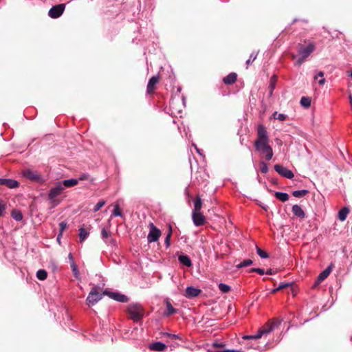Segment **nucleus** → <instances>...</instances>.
<instances>
[{"label": "nucleus", "mask_w": 352, "mask_h": 352, "mask_svg": "<svg viewBox=\"0 0 352 352\" xmlns=\"http://www.w3.org/2000/svg\"><path fill=\"white\" fill-rule=\"evenodd\" d=\"M254 146L261 158L266 161H270L272 159L274 155L273 149L270 145L267 131L263 124L258 125L257 138L255 140Z\"/></svg>", "instance_id": "1"}, {"label": "nucleus", "mask_w": 352, "mask_h": 352, "mask_svg": "<svg viewBox=\"0 0 352 352\" xmlns=\"http://www.w3.org/2000/svg\"><path fill=\"white\" fill-rule=\"evenodd\" d=\"M281 323V320L274 318L268 321L262 328H261L257 333L254 336H243V345L247 346L248 349L252 348L260 350V346L256 344L258 339L262 336L267 335L277 328Z\"/></svg>", "instance_id": "2"}, {"label": "nucleus", "mask_w": 352, "mask_h": 352, "mask_svg": "<svg viewBox=\"0 0 352 352\" xmlns=\"http://www.w3.org/2000/svg\"><path fill=\"white\" fill-rule=\"evenodd\" d=\"M127 312L130 315V318L134 322L141 320L144 314V310L142 305L139 303H131L128 305Z\"/></svg>", "instance_id": "3"}, {"label": "nucleus", "mask_w": 352, "mask_h": 352, "mask_svg": "<svg viewBox=\"0 0 352 352\" xmlns=\"http://www.w3.org/2000/svg\"><path fill=\"white\" fill-rule=\"evenodd\" d=\"M315 45L313 43H309L307 46L302 45H298V54L300 56L296 62V65H301L306 58L314 52Z\"/></svg>", "instance_id": "4"}, {"label": "nucleus", "mask_w": 352, "mask_h": 352, "mask_svg": "<svg viewBox=\"0 0 352 352\" xmlns=\"http://www.w3.org/2000/svg\"><path fill=\"white\" fill-rule=\"evenodd\" d=\"M103 295V293L100 294L98 292L96 287H92L86 299V304L88 306H93L102 299Z\"/></svg>", "instance_id": "5"}, {"label": "nucleus", "mask_w": 352, "mask_h": 352, "mask_svg": "<svg viewBox=\"0 0 352 352\" xmlns=\"http://www.w3.org/2000/svg\"><path fill=\"white\" fill-rule=\"evenodd\" d=\"M161 236V231L153 223L150 224V231L147 236V240L148 243H153L157 241Z\"/></svg>", "instance_id": "6"}, {"label": "nucleus", "mask_w": 352, "mask_h": 352, "mask_svg": "<svg viewBox=\"0 0 352 352\" xmlns=\"http://www.w3.org/2000/svg\"><path fill=\"white\" fill-rule=\"evenodd\" d=\"M65 8V5L64 3L54 6L49 10L48 14L51 18L56 19L62 15Z\"/></svg>", "instance_id": "7"}, {"label": "nucleus", "mask_w": 352, "mask_h": 352, "mask_svg": "<svg viewBox=\"0 0 352 352\" xmlns=\"http://www.w3.org/2000/svg\"><path fill=\"white\" fill-rule=\"evenodd\" d=\"M23 175L33 182H41L42 181V177L41 175L36 171V170H32L30 169L24 170L23 171Z\"/></svg>", "instance_id": "8"}, {"label": "nucleus", "mask_w": 352, "mask_h": 352, "mask_svg": "<svg viewBox=\"0 0 352 352\" xmlns=\"http://www.w3.org/2000/svg\"><path fill=\"white\" fill-rule=\"evenodd\" d=\"M160 80V76H154L149 79L146 87V92L148 94H153L155 92L156 89V85L159 83Z\"/></svg>", "instance_id": "9"}, {"label": "nucleus", "mask_w": 352, "mask_h": 352, "mask_svg": "<svg viewBox=\"0 0 352 352\" xmlns=\"http://www.w3.org/2000/svg\"><path fill=\"white\" fill-rule=\"evenodd\" d=\"M274 170L281 176L287 178V179H292L294 177V173L292 170H289L288 168L276 164L274 166Z\"/></svg>", "instance_id": "10"}, {"label": "nucleus", "mask_w": 352, "mask_h": 352, "mask_svg": "<svg viewBox=\"0 0 352 352\" xmlns=\"http://www.w3.org/2000/svg\"><path fill=\"white\" fill-rule=\"evenodd\" d=\"M103 294L107 295L111 298L120 302H126L129 301V298L126 296L119 293L104 291Z\"/></svg>", "instance_id": "11"}, {"label": "nucleus", "mask_w": 352, "mask_h": 352, "mask_svg": "<svg viewBox=\"0 0 352 352\" xmlns=\"http://www.w3.org/2000/svg\"><path fill=\"white\" fill-rule=\"evenodd\" d=\"M64 190V187L61 183H58L56 185L50 189L49 192V198L53 199L62 193Z\"/></svg>", "instance_id": "12"}, {"label": "nucleus", "mask_w": 352, "mask_h": 352, "mask_svg": "<svg viewBox=\"0 0 352 352\" xmlns=\"http://www.w3.org/2000/svg\"><path fill=\"white\" fill-rule=\"evenodd\" d=\"M192 218L196 226H201L206 222L205 217L200 212H192Z\"/></svg>", "instance_id": "13"}, {"label": "nucleus", "mask_w": 352, "mask_h": 352, "mask_svg": "<svg viewBox=\"0 0 352 352\" xmlns=\"http://www.w3.org/2000/svg\"><path fill=\"white\" fill-rule=\"evenodd\" d=\"M0 186H6L9 188H15L19 187V183L14 179L0 178Z\"/></svg>", "instance_id": "14"}, {"label": "nucleus", "mask_w": 352, "mask_h": 352, "mask_svg": "<svg viewBox=\"0 0 352 352\" xmlns=\"http://www.w3.org/2000/svg\"><path fill=\"white\" fill-rule=\"evenodd\" d=\"M201 293V290L194 287H187L186 289L185 296L188 298H195Z\"/></svg>", "instance_id": "15"}, {"label": "nucleus", "mask_w": 352, "mask_h": 352, "mask_svg": "<svg viewBox=\"0 0 352 352\" xmlns=\"http://www.w3.org/2000/svg\"><path fill=\"white\" fill-rule=\"evenodd\" d=\"M331 270H332L331 266H329L324 270H323L321 273H320V274L318 275L317 280L315 283V285H319L324 280H325L329 276Z\"/></svg>", "instance_id": "16"}, {"label": "nucleus", "mask_w": 352, "mask_h": 352, "mask_svg": "<svg viewBox=\"0 0 352 352\" xmlns=\"http://www.w3.org/2000/svg\"><path fill=\"white\" fill-rule=\"evenodd\" d=\"M90 226H89L87 228H85V225H83L81 228H79V237H80V242L82 243L85 241V239L89 236V230H90Z\"/></svg>", "instance_id": "17"}, {"label": "nucleus", "mask_w": 352, "mask_h": 352, "mask_svg": "<svg viewBox=\"0 0 352 352\" xmlns=\"http://www.w3.org/2000/svg\"><path fill=\"white\" fill-rule=\"evenodd\" d=\"M237 78V74L234 72L229 74L228 76L223 78V82L226 85L234 84Z\"/></svg>", "instance_id": "18"}, {"label": "nucleus", "mask_w": 352, "mask_h": 352, "mask_svg": "<svg viewBox=\"0 0 352 352\" xmlns=\"http://www.w3.org/2000/svg\"><path fill=\"white\" fill-rule=\"evenodd\" d=\"M166 345L161 342H154L153 344H151L149 346V349L151 351H163L166 349Z\"/></svg>", "instance_id": "19"}, {"label": "nucleus", "mask_w": 352, "mask_h": 352, "mask_svg": "<svg viewBox=\"0 0 352 352\" xmlns=\"http://www.w3.org/2000/svg\"><path fill=\"white\" fill-rule=\"evenodd\" d=\"M292 212L295 216L300 219H303L305 217V214L304 210L302 209V208L296 204L292 206Z\"/></svg>", "instance_id": "20"}, {"label": "nucleus", "mask_w": 352, "mask_h": 352, "mask_svg": "<svg viewBox=\"0 0 352 352\" xmlns=\"http://www.w3.org/2000/svg\"><path fill=\"white\" fill-rule=\"evenodd\" d=\"M178 260L182 265L186 267H190L192 265V262L190 257L187 255L182 254L178 257Z\"/></svg>", "instance_id": "21"}, {"label": "nucleus", "mask_w": 352, "mask_h": 352, "mask_svg": "<svg viewBox=\"0 0 352 352\" xmlns=\"http://www.w3.org/2000/svg\"><path fill=\"white\" fill-rule=\"evenodd\" d=\"M166 311L164 313V316H169L177 313V309L172 306L171 303L168 300L166 301Z\"/></svg>", "instance_id": "22"}, {"label": "nucleus", "mask_w": 352, "mask_h": 352, "mask_svg": "<svg viewBox=\"0 0 352 352\" xmlns=\"http://www.w3.org/2000/svg\"><path fill=\"white\" fill-rule=\"evenodd\" d=\"M349 210L347 208H346V207L342 208L338 212V219L342 221H344L346 219V217H347V214H349Z\"/></svg>", "instance_id": "23"}, {"label": "nucleus", "mask_w": 352, "mask_h": 352, "mask_svg": "<svg viewBox=\"0 0 352 352\" xmlns=\"http://www.w3.org/2000/svg\"><path fill=\"white\" fill-rule=\"evenodd\" d=\"M202 207V201L199 196H197L194 202L193 212H200Z\"/></svg>", "instance_id": "24"}, {"label": "nucleus", "mask_w": 352, "mask_h": 352, "mask_svg": "<svg viewBox=\"0 0 352 352\" xmlns=\"http://www.w3.org/2000/svg\"><path fill=\"white\" fill-rule=\"evenodd\" d=\"M275 197L283 202H285L289 199L288 194L282 192H276Z\"/></svg>", "instance_id": "25"}, {"label": "nucleus", "mask_w": 352, "mask_h": 352, "mask_svg": "<svg viewBox=\"0 0 352 352\" xmlns=\"http://www.w3.org/2000/svg\"><path fill=\"white\" fill-rule=\"evenodd\" d=\"M78 179H69L64 180L62 184L67 188H70V187L76 186L78 184Z\"/></svg>", "instance_id": "26"}, {"label": "nucleus", "mask_w": 352, "mask_h": 352, "mask_svg": "<svg viewBox=\"0 0 352 352\" xmlns=\"http://www.w3.org/2000/svg\"><path fill=\"white\" fill-rule=\"evenodd\" d=\"M314 80H318V82L320 85H323L325 83L324 72H319L316 75L314 76Z\"/></svg>", "instance_id": "27"}, {"label": "nucleus", "mask_w": 352, "mask_h": 352, "mask_svg": "<svg viewBox=\"0 0 352 352\" xmlns=\"http://www.w3.org/2000/svg\"><path fill=\"white\" fill-rule=\"evenodd\" d=\"M12 217L15 219L16 221H21L23 219V214L22 213L16 210H13L11 213Z\"/></svg>", "instance_id": "28"}, {"label": "nucleus", "mask_w": 352, "mask_h": 352, "mask_svg": "<svg viewBox=\"0 0 352 352\" xmlns=\"http://www.w3.org/2000/svg\"><path fill=\"white\" fill-rule=\"evenodd\" d=\"M173 234V230L170 225L168 226V232L165 239V245L166 248H168L170 245V238Z\"/></svg>", "instance_id": "29"}, {"label": "nucleus", "mask_w": 352, "mask_h": 352, "mask_svg": "<svg viewBox=\"0 0 352 352\" xmlns=\"http://www.w3.org/2000/svg\"><path fill=\"white\" fill-rule=\"evenodd\" d=\"M36 277L41 280H44L47 277V273L45 270H39L36 272Z\"/></svg>", "instance_id": "30"}, {"label": "nucleus", "mask_w": 352, "mask_h": 352, "mask_svg": "<svg viewBox=\"0 0 352 352\" xmlns=\"http://www.w3.org/2000/svg\"><path fill=\"white\" fill-rule=\"evenodd\" d=\"M214 347H220L219 349L215 350L214 352H240V351L237 350H230V349H224L222 348V346L219 344L214 343L213 344Z\"/></svg>", "instance_id": "31"}, {"label": "nucleus", "mask_w": 352, "mask_h": 352, "mask_svg": "<svg viewBox=\"0 0 352 352\" xmlns=\"http://www.w3.org/2000/svg\"><path fill=\"white\" fill-rule=\"evenodd\" d=\"M300 104L305 107H309L311 105V100L308 97H302Z\"/></svg>", "instance_id": "32"}, {"label": "nucleus", "mask_w": 352, "mask_h": 352, "mask_svg": "<svg viewBox=\"0 0 352 352\" xmlns=\"http://www.w3.org/2000/svg\"><path fill=\"white\" fill-rule=\"evenodd\" d=\"M307 192L308 191L307 190H295L293 192L292 195L295 197H302L307 195Z\"/></svg>", "instance_id": "33"}, {"label": "nucleus", "mask_w": 352, "mask_h": 352, "mask_svg": "<svg viewBox=\"0 0 352 352\" xmlns=\"http://www.w3.org/2000/svg\"><path fill=\"white\" fill-rule=\"evenodd\" d=\"M112 214L115 217H122L119 205L116 204L114 206V209L113 210Z\"/></svg>", "instance_id": "34"}, {"label": "nucleus", "mask_w": 352, "mask_h": 352, "mask_svg": "<svg viewBox=\"0 0 352 352\" xmlns=\"http://www.w3.org/2000/svg\"><path fill=\"white\" fill-rule=\"evenodd\" d=\"M71 268H72V272L74 274V276L76 278H78L79 271L78 270L77 265H76V263L74 262H72V263H71Z\"/></svg>", "instance_id": "35"}, {"label": "nucleus", "mask_w": 352, "mask_h": 352, "mask_svg": "<svg viewBox=\"0 0 352 352\" xmlns=\"http://www.w3.org/2000/svg\"><path fill=\"white\" fill-rule=\"evenodd\" d=\"M219 289L223 292V293H227L230 290V287L228 285H226L224 283H220L218 285Z\"/></svg>", "instance_id": "36"}, {"label": "nucleus", "mask_w": 352, "mask_h": 352, "mask_svg": "<svg viewBox=\"0 0 352 352\" xmlns=\"http://www.w3.org/2000/svg\"><path fill=\"white\" fill-rule=\"evenodd\" d=\"M60 227V233L58 235L57 239L59 240L60 237L62 236L63 232L67 228V223L65 221H62L59 223Z\"/></svg>", "instance_id": "37"}, {"label": "nucleus", "mask_w": 352, "mask_h": 352, "mask_svg": "<svg viewBox=\"0 0 352 352\" xmlns=\"http://www.w3.org/2000/svg\"><path fill=\"white\" fill-rule=\"evenodd\" d=\"M105 205V201L100 200L99 201L97 204L94 206L93 210L94 212H98L102 207H103Z\"/></svg>", "instance_id": "38"}, {"label": "nucleus", "mask_w": 352, "mask_h": 352, "mask_svg": "<svg viewBox=\"0 0 352 352\" xmlns=\"http://www.w3.org/2000/svg\"><path fill=\"white\" fill-rule=\"evenodd\" d=\"M275 85H276V78H275V76H273L270 79V87H269L270 89V95H272L273 91L275 89Z\"/></svg>", "instance_id": "39"}, {"label": "nucleus", "mask_w": 352, "mask_h": 352, "mask_svg": "<svg viewBox=\"0 0 352 352\" xmlns=\"http://www.w3.org/2000/svg\"><path fill=\"white\" fill-rule=\"evenodd\" d=\"M260 170L263 173H267L268 172L267 164L265 162H260Z\"/></svg>", "instance_id": "40"}, {"label": "nucleus", "mask_w": 352, "mask_h": 352, "mask_svg": "<svg viewBox=\"0 0 352 352\" xmlns=\"http://www.w3.org/2000/svg\"><path fill=\"white\" fill-rule=\"evenodd\" d=\"M256 248L257 250V253L258 254L263 258H266L268 257V254L266 252L262 250L261 249H260L259 248H258V246L256 245Z\"/></svg>", "instance_id": "41"}, {"label": "nucleus", "mask_w": 352, "mask_h": 352, "mask_svg": "<svg viewBox=\"0 0 352 352\" xmlns=\"http://www.w3.org/2000/svg\"><path fill=\"white\" fill-rule=\"evenodd\" d=\"M256 56L257 53L253 52L251 54L250 58L246 61L247 67H248L251 64V63H252L256 58Z\"/></svg>", "instance_id": "42"}, {"label": "nucleus", "mask_w": 352, "mask_h": 352, "mask_svg": "<svg viewBox=\"0 0 352 352\" xmlns=\"http://www.w3.org/2000/svg\"><path fill=\"white\" fill-rule=\"evenodd\" d=\"M249 272H257L260 275H263L265 274L264 270L261 268H252Z\"/></svg>", "instance_id": "43"}, {"label": "nucleus", "mask_w": 352, "mask_h": 352, "mask_svg": "<svg viewBox=\"0 0 352 352\" xmlns=\"http://www.w3.org/2000/svg\"><path fill=\"white\" fill-rule=\"evenodd\" d=\"M101 235L102 239H107L110 236V232H108L105 228H102L101 231Z\"/></svg>", "instance_id": "44"}, {"label": "nucleus", "mask_w": 352, "mask_h": 352, "mask_svg": "<svg viewBox=\"0 0 352 352\" xmlns=\"http://www.w3.org/2000/svg\"><path fill=\"white\" fill-rule=\"evenodd\" d=\"M6 210V206L1 200H0V217L3 215Z\"/></svg>", "instance_id": "45"}, {"label": "nucleus", "mask_w": 352, "mask_h": 352, "mask_svg": "<svg viewBox=\"0 0 352 352\" xmlns=\"http://www.w3.org/2000/svg\"><path fill=\"white\" fill-rule=\"evenodd\" d=\"M287 115L283 113H278V115H277V120L280 121H285L287 119Z\"/></svg>", "instance_id": "46"}, {"label": "nucleus", "mask_w": 352, "mask_h": 352, "mask_svg": "<svg viewBox=\"0 0 352 352\" xmlns=\"http://www.w3.org/2000/svg\"><path fill=\"white\" fill-rule=\"evenodd\" d=\"M163 334L164 336H166L167 337H169V338H179V336L177 335H175V334H171V333H164Z\"/></svg>", "instance_id": "47"}, {"label": "nucleus", "mask_w": 352, "mask_h": 352, "mask_svg": "<svg viewBox=\"0 0 352 352\" xmlns=\"http://www.w3.org/2000/svg\"><path fill=\"white\" fill-rule=\"evenodd\" d=\"M252 263V261L250 259L243 260V267L250 265Z\"/></svg>", "instance_id": "48"}, {"label": "nucleus", "mask_w": 352, "mask_h": 352, "mask_svg": "<svg viewBox=\"0 0 352 352\" xmlns=\"http://www.w3.org/2000/svg\"><path fill=\"white\" fill-rule=\"evenodd\" d=\"M88 177H89V175H87V174H82V175H80V176L79 177V178H78V180H80V181H82V180L87 179H88Z\"/></svg>", "instance_id": "49"}, {"label": "nucleus", "mask_w": 352, "mask_h": 352, "mask_svg": "<svg viewBox=\"0 0 352 352\" xmlns=\"http://www.w3.org/2000/svg\"><path fill=\"white\" fill-rule=\"evenodd\" d=\"M265 274H272V269H269V270H267L265 272Z\"/></svg>", "instance_id": "50"}, {"label": "nucleus", "mask_w": 352, "mask_h": 352, "mask_svg": "<svg viewBox=\"0 0 352 352\" xmlns=\"http://www.w3.org/2000/svg\"><path fill=\"white\" fill-rule=\"evenodd\" d=\"M68 257H69V260L72 261V262H74V261H73L74 258H73V256H72V253L69 254Z\"/></svg>", "instance_id": "51"}, {"label": "nucleus", "mask_w": 352, "mask_h": 352, "mask_svg": "<svg viewBox=\"0 0 352 352\" xmlns=\"http://www.w3.org/2000/svg\"><path fill=\"white\" fill-rule=\"evenodd\" d=\"M277 115H278V113L276 111V112H274V113L272 114V117H273L274 119H276V120H277Z\"/></svg>", "instance_id": "52"}, {"label": "nucleus", "mask_w": 352, "mask_h": 352, "mask_svg": "<svg viewBox=\"0 0 352 352\" xmlns=\"http://www.w3.org/2000/svg\"><path fill=\"white\" fill-rule=\"evenodd\" d=\"M236 267H237L238 268H241V267H243L242 262H241L240 263H239V264L236 265Z\"/></svg>", "instance_id": "53"}, {"label": "nucleus", "mask_w": 352, "mask_h": 352, "mask_svg": "<svg viewBox=\"0 0 352 352\" xmlns=\"http://www.w3.org/2000/svg\"><path fill=\"white\" fill-rule=\"evenodd\" d=\"M292 58L293 60H296L297 58V56L296 54H292Z\"/></svg>", "instance_id": "54"}, {"label": "nucleus", "mask_w": 352, "mask_h": 352, "mask_svg": "<svg viewBox=\"0 0 352 352\" xmlns=\"http://www.w3.org/2000/svg\"><path fill=\"white\" fill-rule=\"evenodd\" d=\"M349 76H350L351 77V78H352V70L351 71Z\"/></svg>", "instance_id": "55"}]
</instances>
